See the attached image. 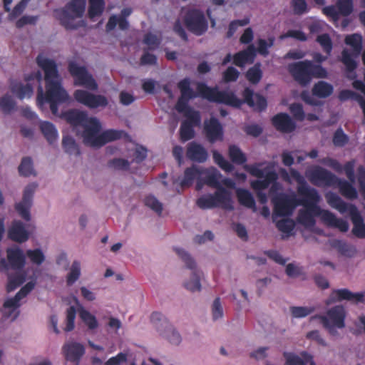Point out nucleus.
Masks as SVG:
<instances>
[{
    "mask_svg": "<svg viewBox=\"0 0 365 365\" xmlns=\"http://www.w3.org/2000/svg\"><path fill=\"white\" fill-rule=\"evenodd\" d=\"M178 88L180 91V96L178 99L175 108L179 113L184 114L187 110L192 109L188 106L190 100L200 96L210 102L222 103L234 108H240L243 103L247 104L257 111L264 110L267 106V99L259 93L246 88L242 92L243 100L240 99L232 92L219 91L217 86L209 87L206 83L199 82L197 83V93L190 87V79L185 78L178 83Z\"/></svg>",
    "mask_w": 365,
    "mask_h": 365,
    "instance_id": "nucleus-1",
    "label": "nucleus"
},
{
    "mask_svg": "<svg viewBox=\"0 0 365 365\" xmlns=\"http://www.w3.org/2000/svg\"><path fill=\"white\" fill-rule=\"evenodd\" d=\"M36 63L44 72L46 82V93H43L41 85L38 86L37 106L43 110L44 103H49L51 113L56 115L58 112V105L67 101L68 95L61 84L60 76L56 62L38 55L36 58Z\"/></svg>",
    "mask_w": 365,
    "mask_h": 365,
    "instance_id": "nucleus-2",
    "label": "nucleus"
},
{
    "mask_svg": "<svg viewBox=\"0 0 365 365\" xmlns=\"http://www.w3.org/2000/svg\"><path fill=\"white\" fill-rule=\"evenodd\" d=\"M308 190L301 189L302 198L299 200V205L305 209H302L298 212L297 221L305 227H312L316 224L315 217H320L322 222L327 227L339 229L345 232L349 230L348 222L327 210L322 209L317 203L320 200V196L317 190H312L311 193Z\"/></svg>",
    "mask_w": 365,
    "mask_h": 365,
    "instance_id": "nucleus-3",
    "label": "nucleus"
},
{
    "mask_svg": "<svg viewBox=\"0 0 365 365\" xmlns=\"http://www.w3.org/2000/svg\"><path fill=\"white\" fill-rule=\"evenodd\" d=\"M68 123L73 126H81L83 128L82 137L83 143L91 147H97L101 124L96 117H88L86 111L71 109L64 113Z\"/></svg>",
    "mask_w": 365,
    "mask_h": 365,
    "instance_id": "nucleus-4",
    "label": "nucleus"
},
{
    "mask_svg": "<svg viewBox=\"0 0 365 365\" xmlns=\"http://www.w3.org/2000/svg\"><path fill=\"white\" fill-rule=\"evenodd\" d=\"M309 181L314 185L336 186L342 196L348 200H355L358 197V192L351 181L340 179L330 171L315 166L307 173Z\"/></svg>",
    "mask_w": 365,
    "mask_h": 365,
    "instance_id": "nucleus-5",
    "label": "nucleus"
},
{
    "mask_svg": "<svg viewBox=\"0 0 365 365\" xmlns=\"http://www.w3.org/2000/svg\"><path fill=\"white\" fill-rule=\"evenodd\" d=\"M287 70L294 80L303 87L308 86L313 78H326L328 76L325 68L310 60L289 63Z\"/></svg>",
    "mask_w": 365,
    "mask_h": 365,
    "instance_id": "nucleus-6",
    "label": "nucleus"
},
{
    "mask_svg": "<svg viewBox=\"0 0 365 365\" xmlns=\"http://www.w3.org/2000/svg\"><path fill=\"white\" fill-rule=\"evenodd\" d=\"M264 163H257L252 165H245L244 168L251 175L262 180H256L251 182L252 187L257 192V197L260 203L264 204L267 200V195L262 192L269 186L275 183L278 179V175L274 170H271L269 167L261 169Z\"/></svg>",
    "mask_w": 365,
    "mask_h": 365,
    "instance_id": "nucleus-7",
    "label": "nucleus"
},
{
    "mask_svg": "<svg viewBox=\"0 0 365 365\" xmlns=\"http://www.w3.org/2000/svg\"><path fill=\"white\" fill-rule=\"evenodd\" d=\"M86 5V0H71L66 4L64 8L56 9L55 16L66 29H77L83 26V21L74 23V19L83 16Z\"/></svg>",
    "mask_w": 365,
    "mask_h": 365,
    "instance_id": "nucleus-8",
    "label": "nucleus"
},
{
    "mask_svg": "<svg viewBox=\"0 0 365 365\" xmlns=\"http://www.w3.org/2000/svg\"><path fill=\"white\" fill-rule=\"evenodd\" d=\"M323 327L331 335L337 334L336 328L345 327L346 311L342 305H336L329 309L326 315L318 316Z\"/></svg>",
    "mask_w": 365,
    "mask_h": 365,
    "instance_id": "nucleus-9",
    "label": "nucleus"
},
{
    "mask_svg": "<svg viewBox=\"0 0 365 365\" xmlns=\"http://www.w3.org/2000/svg\"><path fill=\"white\" fill-rule=\"evenodd\" d=\"M183 22L187 29L195 36H202L208 29L204 13L197 9H188L184 15Z\"/></svg>",
    "mask_w": 365,
    "mask_h": 365,
    "instance_id": "nucleus-10",
    "label": "nucleus"
},
{
    "mask_svg": "<svg viewBox=\"0 0 365 365\" xmlns=\"http://www.w3.org/2000/svg\"><path fill=\"white\" fill-rule=\"evenodd\" d=\"M68 70L74 79L75 86H83L92 91L98 89V83L85 66L71 61L68 63Z\"/></svg>",
    "mask_w": 365,
    "mask_h": 365,
    "instance_id": "nucleus-11",
    "label": "nucleus"
},
{
    "mask_svg": "<svg viewBox=\"0 0 365 365\" xmlns=\"http://www.w3.org/2000/svg\"><path fill=\"white\" fill-rule=\"evenodd\" d=\"M178 255L185 263L187 268L192 271L191 278L184 282V287L191 292H199L201 289L200 275L201 272L196 268V264L193 258L183 249H175Z\"/></svg>",
    "mask_w": 365,
    "mask_h": 365,
    "instance_id": "nucleus-12",
    "label": "nucleus"
},
{
    "mask_svg": "<svg viewBox=\"0 0 365 365\" xmlns=\"http://www.w3.org/2000/svg\"><path fill=\"white\" fill-rule=\"evenodd\" d=\"M150 321L158 331H161L164 328L166 329L164 335L170 343L178 345L181 342L180 334L173 328L160 312H153L150 316Z\"/></svg>",
    "mask_w": 365,
    "mask_h": 365,
    "instance_id": "nucleus-13",
    "label": "nucleus"
},
{
    "mask_svg": "<svg viewBox=\"0 0 365 365\" xmlns=\"http://www.w3.org/2000/svg\"><path fill=\"white\" fill-rule=\"evenodd\" d=\"M74 99L88 108L106 107L108 104L107 98L103 95L93 94L88 91L78 89L73 93Z\"/></svg>",
    "mask_w": 365,
    "mask_h": 365,
    "instance_id": "nucleus-14",
    "label": "nucleus"
},
{
    "mask_svg": "<svg viewBox=\"0 0 365 365\" xmlns=\"http://www.w3.org/2000/svg\"><path fill=\"white\" fill-rule=\"evenodd\" d=\"M274 205V215L279 217H285L292 215L294 208L299 205V200L294 197L282 194L272 199Z\"/></svg>",
    "mask_w": 365,
    "mask_h": 365,
    "instance_id": "nucleus-15",
    "label": "nucleus"
},
{
    "mask_svg": "<svg viewBox=\"0 0 365 365\" xmlns=\"http://www.w3.org/2000/svg\"><path fill=\"white\" fill-rule=\"evenodd\" d=\"M24 79L26 82L36 80L39 86L41 85L42 81L41 72L40 71L33 72L26 76ZM11 91L12 92V93L15 94L19 99L23 100L25 98L31 97L34 93V88L29 83H27L26 85H24L21 82H16L11 83Z\"/></svg>",
    "mask_w": 365,
    "mask_h": 365,
    "instance_id": "nucleus-16",
    "label": "nucleus"
},
{
    "mask_svg": "<svg viewBox=\"0 0 365 365\" xmlns=\"http://www.w3.org/2000/svg\"><path fill=\"white\" fill-rule=\"evenodd\" d=\"M37 187V184H29L24 190L22 200L15 205V209L19 215L26 221L31 219L29 209L32 205L33 197L35 190Z\"/></svg>",
    "mask_w": 365,
    "mask_h": 365,
    "instance_id": "nucleus-17",
    "label": "nucleus"
},
{
    "mask_svg": "<svg viewBox=\"0 0 365 365\" xmlns=\"http://www.w3.org/2000/svg\"><path fill=\"white\" fill-rule=\"evenodd\" d=\"M62 352L66 361L78 365L81 357L85 354V348L78 342H66L62 347Z\"/></svg>",
    "mask_w": 365,
    "mask_h": 365,
    "instance_id": "nucleus-18",
    "label": "nucleus"
},
{
    "mask_svg": "<svg viewBox=\"0 0 365 365\" xmlns=\"http://www.w3.org/2000/svg\"><path fill=\"white\" fill-rule=\"evenodd\" d=\"M347 300L354 302H364V294L362 292L354 293L348 289H334L329 297L327 304Z\"/></svg>",
    "mask_w": 365,
    "mask_h": 365,
    "instance_id": "nucleus-19",
    "label": "nucleus"
},
{
    "mask_svg": "<svg viewBox=\"0 0 365 365\" xmlns=\"http://www.w3.org/2000/svg\"><path fill=\"white\" fill-rule=\"evenodd\" d=\"M204 131L207 140L212 143L223 138L222 126L216 118L212 117L205 121Z\"/></svg>",
    "mask_w": 365,
    "mask_h": 365,
    "instance_id": "nucleus-20",
    "label": "nucleus"
},
{
    "mask_svg": "<svg viewBox=\"0 0 365 365\" xmlns=\"http://www.w3.org/2000/svg\"><path fill=\"white\" fill-rule=\"evenodd\" d=\"M186 156L193 162L204 163L208 158V153L202 145L192 141L187 145Z\"/></svg>",
    "mask_w": 365,
    "mask_h": 365,
    "instance_id": "nucleus-21",
    "label": "nucleus"
},
{
    "mask_svg": "<svg viewBox=\"0 0 365 365\" xmlns=\"http://www.w3.org/2000/svg\"><path fill=\"white\" fill-rule=\"evenodd\" d=\"M272 123L275 128L282 133H291L296 128L295 123L285 113H280L272 118Z\"/></svg>",
    "mask_w": 365,
    "mask_h": 365,
    "instance_id": "nucleus-22",
    "label": "nucleus"
},
{
    "mask_svg": "<svg viewBox=\"0 0 365 365\" xmlns=\"http://www.w3.org/2000/svg\"><path fill=\"white\" fill-rule=\"evenodd\" d=\"M349 215L353 224V235L359 239L365 238V223L356 206H351Z\"/></svg>",
    "mask_w": 365,
    "mask_h": 365,
    "instance_id": "nucleus-23",
    "label": "nucleus"
},
{
    "mask_svg": "<svg viewBox=\"0 0 365 365\" xmlns=\"http://www.w3.org/2000/svg\"><path fill=\"white\" fill-rule=\"evenodd\" d=\"M8 237L14 242L21 243L29 240V233L22 222L14 220L8 230Z\"/></svg>",
    "mask_w": 365,
    "mask_h": 365,
    "instance_id": "nucleus-24",
    "label": "nucleus"
},
{
    "mask_svg": "<svg viewBox=\"0 0 365 365\" xmlns=\"http://www.w3.org/2000/svg\"><path fill=\"white\" fill-rule=\"evenodd\" d=\"M215 207H222L225 210H233L231 193L222 186H219L212 195Z\"/></svg>",
    "mask_w": 365,
    "mask_h": 365,
    "instance_id": "nucleus-25",
    "label": "nucleus"
},
{
    "mask_svg": "<svg viewBox=\"0 0 365 365\" xmlns=\"http://www.w3.org/2000/svg\"><path fill=\"white\" fill-rule=\"evenodd\" d=\"M6 253L8 262L12 269L21 270L24 267L26 257L20 248H8Z\"/></svg>",
    "mask_w": 365,
    "mask_h": 365,
    "instance_id": "nucleus-26",
    "label": "nucleus"
},
{
    "mask_svg": "<svg viewBox=\"0 0 365 365\" xmlns=\"http://www.w3.org/2000/svg\"><path fill=\"white\" fill-rule=\"evenodd\" d=\"M256 56V48L250 44L245 49L233 56V63L238 67H243L247 63H252Z\"/></svg>",
    "mask_w": 365,
    "mask_h": 365,
    "instance_id": "nucleus-27",
    "label": "nucleus"
},
{
    "mask_svg": "<svg viewBox=\"0 0 365 365\" xmlns=\"http://www.w3.org/2000/svg\"><path fill=\"white\" fill-rule=\"evenodd\" d=\"M128 138V134L124 130L108 129L99 135V141L97 147H101L108 143L119 140L120 138Z\"/></svg>",
    "mask_w": 365,
    "mask_h": 365,
    "instance_id": "nucleus-28",
    "label": "nucleus"
},
{
    "mask_svg": "<svg viewBox=\"0 0 365 365\" xmlns=\"http://www.w3.org/2000/svg\"><path fill=\"white\" fill-rule=\"evenodd\" d=\"M326 198L329 205L333 208L336 209L340 213L350 214L351 206H355L353 204L345 202L339 195L334 192H329L326 195Z\"/></svg>",
    "mask_w": 365,
    "mask_h": 365,
    "instance_id": "nucleus-29",
    "label": "nucleus"
},
{
    "mask_svg": "<svg viewBox=\"0 0 365 365\" xmlns=\"http://www.w3.org/2000/svg\"><path fill=\"white\" fill-rule=\"evenodd\" d=\"M205 170L202 168H198L195 165H192L190 168L185 169L184 172V177L180 182L182 187H190L195 179L199 178Z\"/></svg>",
    "mask_w": 365,
    "mask_h": 365,
    "instance_id": "nucleus-30",
    "label": "nucleus"
},
{
    "mask_svg": "<svg viewBox=\"0 0 365 365\" xmlns=\"http://www.w3.org/2000/svg\"><path fill=\"white\" fill-rule=\"evenodd\" d=\"M333 92V86L324 81L317 82L312 88V96L319 98H327L329 97Z\"/></svg>",
    "mask_w": 365,
    "mask_h": 365,
    "instance_id": "nucleus-31",
    "label": "nucleus"
},
{
    "mask_svg": "<svg viewBox=\"0 0 365 365\" xmlns=\"http://www.w3.org/2000/svg\"><path fill=\"white\" fill-rule=\"evenodd\" d=\"M341 62L346 67V71L348 73V77L350 78H355V70L357 67V63L352 58L351 53L346 49L343 50L341 52Z\"/></svg>",
    "mask_w": 365,
    "mask_h": 365,
    "instance_id": "nucleus-32",
    "label": "nucleus"
},
{
    "mask_svg": "<svg viewBox=\"0 0 365 365\" xmlns=\"http://www.w3.org/2000/svg\"><path fill=\"white\" fill-rule=\"evenodd\" d=\"M236 195L240 204L248 208L255 209V200L249 190L243 188H238L236 190Z\"/></svg>",
    "mask_w": 365,
    "mask_h": 365,
    "instance_id": "nucleus-33",
    "label": "nucleus"
},
{
    "mask_svg": "<svg viewBox=\"0 0 365 365\" xmlns=\"http://www.w3.org/2000/svg\"><path fill=\"white\" fill-rule=\"evenodd\" d=\"M40 129L49 144L51 145L56 141L58 132L53 123L43 121L40 125Z\"/></svg>",
    "mask_w": 365,
    "mask_h": 365,
    "instance_id": "nucleus-34",
    "label": "nucleus"
},
{
    "mask_svg": "<svg viewBox=\"0 0 365 365\" xmlns=\"http://www.w3.org/2000/svg\"><path fill=\"white\" fill-rule=\"evenodd\" d=\"M88 15L91 19L103 14L106 2L104 0H88Z\"/></svg>",
    "mask_w": 365,
    "mask_h": 365,
    "instance_id": "nucleus-35",
    "label": "nucleus"
},
{
    "mask_svg": "<svg viewBox=\"0 0 365 365\" xmlns=\"http://www.w3.org/2000/svg\"><path fill=\"white\" fill-rule=\"evenodd\" d=\"M120 30H127L129 27V23L123 16H118L117 15H112L109 17L108 21L106 26L107 31H110L115 29L116 25Z\"/></svg>",
    "mask_w": 365,
    "mask_h": 365,
    "instance_id": "nucleus-36",
    "label": "nucleus"
},
{
    "mask_svg": "<svg viewBox=\"0 0 365 365\" xmlns=\"http://www.w3.org/2000/svg\"><path fill=\"white\" fill-rule=\"evenodd\" d=\"M26 280V273L24 272H16L14 274H10L8 277L6 291L11 292L21 285Z\"/></svg>",
    "mask_w": 365,
    "mask_h": 365,
    "instance_id": "nucleus-37",
    "label": "nucleus"
},
{
    "mask_svg": "<svg viewBox=\"0 0 365 365\" xmlns=\"http://www.w3.org/2000/svg\"><path fill=\"white\" fill-rule=\"evenodd\" d=\"M229 157L233 163L243 165L247 162V157L239 147L235 145H230Z\"/></svg>",
    "mask_w": 365,
    "mask_h": 365,
    "instance_id": "nucleus-38",
    "label": "nucleus"
},
{
    "mask_svg": "<svg viewBox=\"0 0 365 365\" xmlns=\"http://www.w3.org/2000/svg\"><path fill=\"white\" fill-rule=\"evenodd\" d=\"M79 317L84 324L90 329H95L98 327V323L94 315L91 314L88 310L81 307L78 309Z\"/></svg>",
    "mask_w": 365,
    "mask_h": 365,
    "instance_id": "nucleus-39",
    "label": "nucleus"
},
{
    "mask_svg": "<svg viewBox=\"0 0 365 365\" xmlns=\"http://www.w3.org/2000/svg\"><path fill=\"white\" fill-rule=\"evenodd\" d=\"M289 173L291 177L293 179H294L298 183L297 190L299 196H302V194L300 192L301 189L308 190L306 193H308L309 192L311 193V191L317 190L315 188L311 187L307 184L303 176L297 170L291 168Z\"/></svg>",
    "mask_w": 365,
    "mask_h": 365,
    "instance_id": "nucleus-40",
    "label": "nucleus"
},
{
    "mask_svg": "<svg viewBox=\"0 0 365 365\" xmlns=\"http://www.w3.org/2000/svg\"><path fill=\"white\" fill-rule=\"evenodd\" d=\"M62 146L64 151L70 155H79L81 154L75 140L70 135L63 136Z\"/></svg>",
    "mask_w": 365,
    "mask_h": 365,
    "instance_id": "nucleus-41",
    "label": "nucleus"
},
{
    "mask_svg": "<svg viewBox=\"0 0 365 365\" xmlns=\"http://www.w3.org/2000/svg\"><path fill=\"white\" fill-rule=\"evenodd\" d=\"M18 169L20 175L24 177L36 175L33 168L32 160L30 157L23 158Z\"/></svg>",
    "mask_w": 365,
    "mask_h": 365,
    "instance_id": "nucleus-42",
    "label": "nucleus"
},
{
    "mask_svg": "<svg viewBox=\"0 0 365 365\" xmlns=\"http://www.w3.org/2000/svg\"><path fill=\"white\" fill-rule=\"evenodd\" d=\"M81 276V263L75 260L73 262L70 271L66 277V284L70 287L73 285Z\"/></svg>",
    "mask_w": 365,
    "mask_h": 365,
    "instance_id": "nucleus-43",
    "label": "nucleus"
},
{
    "mask_svg": "<svg viewBox=\"0 0 365 365\" xmlns=\"http://www.w3.org/2000/svg\"><path fill=\"white\" fill-rule=\"evenodd\" d=\"M246 78L252 84L258 83L262 78V71L260 68V64L256 63L250 68L246 73Z\"/></svg>",
    "mask_w": 365,
    "mask_h": 365,
    "instance_id": "nucleus-44",
    "label": "nucleus"
},
{
    "mask_svg": "<svg viewBox=\"0 0 365 365\" xmlns=\"http://www.w3.org/2000/svg\"><path fill=\"white\" fill-rule=\"evenodd\" d=\"M345 43L351 46L357 54L362 50V36L359 34L348 35L345 38Z\"/></svg>",
    "mask_w": 365,
    "mask_h": 365,
    "instance_id": "nucleus-45",
    "label": "nucleus"
},
{
    "mask_svg": "<svg viewBox=\"0 0 365 365\" xmlns=\"http://www.w3.org/2000/svg\"><path fill=\"white\" fill-rule=\"evenodd\" d=\"M205 170V173H207L205 179V183L207 185L217 189L219 186H221L219 182L220 178V173L216 169H212L210 171Z\"/></svg>",
    "mask_w": 365,
    "mask_h": 365,
    "instance_id": "nucleus-46",
    "label": "nucleus"
},
{
    "mask_svg": "<svg viewBox=\"0 0 365 365\" xmlns=\"http://www.w3.org/2000/svg\"><path fill=\"white\" fill-rule=\"evenodd\" d=\"M212 157L215 163L218 165V166L222 168L223 170L226 172H231L234 169V166L227 161L222 154H220L217 150H214L212 152Z\"/></svg>",
    "mask_w": 365,
    "mask_h": 365,
    "instance_id": "nucleus-47",
    "label": "nucleus"
},
{
    "mask_svg": "<svg viewBox=\"0 0 365 365\" xmlns=\"http://www.w3.org/2000/svg\"><path fill=\"white\" fill-rule=\"evenodd\" d=\"M195 136L194 126L189 125L187 122H182L180 128V137L182 142L191 140Z\"/></svg>",
    "mask_w": 365,
    "mask_h": 365,
    "instance_id": "nucleus-48",
    "label": "nucleus"
},
{
    "mask_svg": "<svg viewBox=\"0 0 365 365\" xmlns=\"http://www.w3.org/2000/svg\"><path fill=\"white\" fill-rule=\"evenodd\" d=\"M16 103L9 95H5L0 98V109L5 113H10L15 108Z\"/></svg>",
    "mask_w": 365,
    "mask_h": 365,
    "instance_id": "nucleus-49",
    "label": "nucleus"
},
{
    "mask_svg": "<svg viewBox=\"0 0 365 365\" xmlns=\"http://www.w3.org/2000/svg\"><path fill=\"white\" fill-rule=\"evenodd\" d=\"M30 261L35 264L40 265L45 260V256L41 250L36 248L28 250L26 253Z\"/></svg>",
    "mask_w": 365,
    "mask_h": 365,
    "instance_id": "nucleus-50",
    "label": "nucleus"
},
{
    "mask_svg": "<svg viewBox=\"0 0 365 365\" xmlns=\"http://www.w3.org/2000/svg\"><path fill=\"white\" fill-rule=\"evenodd\" d=\"M186 119L183 122H187L189 125L194 127L198 126L201 122V117L199 111L189 109L184 114Z\"/></svg>",
    "mask_w": 365,
    "mask_h": 365,
    "instance_id": "nucleus-51",
    "label": "nucleus"
},
{
    "mask_svg": "<svg viewBox=\"0 0 365 365\" xmlns=\"http://www.w3.org/2000/svg\"><path fill=\"white\" fill-rule=\"evenodd\" d=\"M197 205L201 209H210L215 207L213 195H204L200 197L196 202Z\"/></svg>",
    "mask_w": 365,
    "mask_h": 365,
    "instance_id": "nucleus-52",
    "label": "nucleus"
},
{
    "mask_svg": "<svg viewBox=\"0 0 365 365\" xmlns=\"http://www.w3.org/2000/svg\"><path fill=\"white\" fill-rule=\"evenodd\" d=\"M333 144L336 147H343L349 142V137L341 128H338L334 133Z\"/></svg>",
    "mask_w": 365,
    "mask_h": 365,
    "instance_id": "nucleus-53",
    "label": "nucleus"
},
{
    "mask_svg": "<svg viewBox=\"0 0 365 365\" xmlns=\"http://www.w3.org/2000/svg\"><path fill=\"white\" fill-rule=\"evenodd\" d=\"M130 162L123 158H113L108 161V166L118 170H127L130 168Z\"/></svg>",
    "mask_w": 365,
    "mask_h": 365,
    "instance_id": "nucleus-54",
    "label": "nucleus"
},
{
    "mask_svg": "<svg viewBox=\"0 0 365 365\" xmlns=\"http://www.w3.org/2000/svg\"><path fill=\"white\" fill-rule=\"evenodd\" d=\"M336 6L341 13V15L347 16L353 11L352 0H338Z\"/></svg>",
    "mask_w": 365,
    "mask_h": 365,
    "instance_id": "nucleus-55",
    "label": "nucleus"
},
{
    "mask_svg": "<svg viewBox=\"0 0 365 365\" xmlns=\"http://www.w3.org/2000/svg\"><path fill=\"white\" fill-rule=\"evenodd\" d=\"M291 6L296 15H302L309 11L306 0H292Z\"/></svg>",
    "mask_w": 365,
    "mask_h": 365,
    "instance_id": "nucleus-56",
    "label": "nucleus"
},
{
    "mask_svg": "<svg viewBox=\"0 0 365 365\" xmlns=\"http://www.w3.org/2000/svg\"><path fill=\"white\" fill-rule=\"evenodd\" d=\"M314 311L313 307H291L290 312L293 317L302 318L308 316Z\"/></svg>",
    "mask_w": 365,
    "mask_h": 365,
    "instance_id": "nucleus-57",
    "label": "nucleus"
},
{
    "mask_svg": "<svg viewBox=\"0 0 365 365\" xmlns=\"http://www.w3.org/2000/svg\"><path fill=\"white\" fill-rule=\"evenodd\" d=\"M145 205L154 210L158 215L163 211V205L153 195L147 196L144 200Z\"/></svg>",
    "mask_w": 365,
    "mask_h": 365,
    "instance_id": "nucleus-58",
    "label": "nucleus"
},
{
    "mask_svg": "<svg viewBox=\"0 0 365 365\" xmlns=\"http://www.w3.org/2000/svg\"><path fill=\"white\" fill-rule=\"evenodd\" d=\"M317 42L322 46L324 52L329 55L332 50V42L327 34H323L317 36Z\"/></svg>",
    "mask_w": 365,
    "mask_h": 365,
    "instance_id": "nucleus-59",
    "label": "nucleus"
},
{
    "mask_svg": "<svg viewBox=\"0 0 365 365\" xmlns=\"http://www.w3.org/2000/svg\"><path fill=\"white\" fill-rule=\"evenodd\" d=\"M76 315V308L73 306L70 307L66 312V324L64 328L66 331H71L74 329Z\"/></svg>",
    "mask_w": 365,
    "mask_h": 365,
    "instance_id": "nucleus-60",
    "label": "nucleus"
},
{
    "mask_svg": "<svg viewBox=\"0 0 365 365\" xmlns=\"http://www.w3.org/2000/svg\"><path fill=\"white\" fill-rule=\"evenodd\" d=\"M284 356L286 359L285 365H306V360L304 357L293 354L284 352Z\"/></svg>",
    "mask_w": 365,
    "mask_h": 365,
    "instance_id": "nucleus-61",
    "label": "nucleus"
},
{
    "mask_svg": "<svg viewBox=\"0 0 365 365\" xmlns=\"http://www.w3.org/2000/svg\"><path fill=\"white\" fill-rule=\"evenodd\" d=\"M143 43L148 46L150 50H155L159 47L161 41L155 35L148 33L145 35Z\"/></svg>",
    "mask_w": 365,
    "mask_h": 365,
    "instance_id": "nucleus-62",
    "label": "nucleus"
},
{
    "mask_svg": "<svg viewBox=\"0 0 365 365\" xmlns=\"http://www.w3.org/2000/svg\"><path fill=\"white\" fill-rule=\"evenodd\" d=\"M357 180L361 195L365 200V167L363 165H359L357 168Z\"/></svg>",
    "mask_w": 365,
    "mask_h": 365,
    "instance_id": "nucleus-63",
    "label": "nucleus"
},
{
    "mask_svg": "<svg viewBox=\"0 0 365 365\" xmlns=\"http://www.w3.org/2000/svg\"><path fill=\"white\" fill-rule=\"evenodd\" d=\"M338 98L341 101L353 99L359 102V101L361 99V96L353 91L344 89L339 92Z\"/></svg>",
    "mask_w": 365,
    "mask_h": 365,
    "instance_id": "nucleus-64",
    "label": "nucleus"
}]
</instances>
